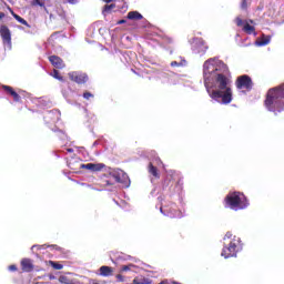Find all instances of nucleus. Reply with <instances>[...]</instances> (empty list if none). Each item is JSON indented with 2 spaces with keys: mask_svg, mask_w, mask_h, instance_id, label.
<instances>
[{
  "mask_svg": "<svg viewBox=\"0 0 284 284\" xmlns=\"http://www.w3.org/2000/svg\"><path fill=\"white\" fill-rule=\"evenodd\" d=\"M227 64L219 58H210L203 64L204 87L209 97L221 105L232 103V88L227 78Z\"/></svg>",
  "mask_w": 284,
  "mask_h": 284,
  "instance_id": "1",
  "label": "nucleus"
},
{
  "mask_svg": "<svg viewBox=\"0 0 284 284\" xmlns=\"http://www.w3.org/2000/svg\"><path fill=\"white\" fill-rule=\"evenodd\" d=\"M265 108L268 112L284 111V84L268 90L265 100Z\"/></svg>",
  "mask_w": 284,
  "mask_h": 284,
  "instance_id": "2",
  "label": "nucleus"
},
{
  "mask_svg": "<svg viewBox=\"0 0 284 284\" xmlns=\"http://www.w3.org/2000/svg\"><path fill=\"white\" fill-rule=\"evenodd\" d=\"M224 247L222 250L221 256L224 258H232L243 250V244H241V237L233 235L232 232H226L224 235Z\"/></svg>",
  "mask_w": 284,
  "mask_h": 284,
  "instance_id": "3",
  "label": "nucleus"
},
{
  "mask_svg": "<svg viewBox=\"0 0 284 284\" xmlns=\"http://www.w3.org/2000/svg\"><path fill=\"white\" fill-rule=\"evenodd\" d=\"M225 205L226 207H230V210L239 212V210H245V207H247L250 203L247 202V197H245V194L241 192H233L226 196Z\"/></svg>",
  "mask_w": 284,
  "mask_h": 284,
  "instance_id": "4",
  "label": "nucleus"
},
{
  "mask_svg": "<svg viewBox=\"0 0 284 284\" xmlns=\"http://www.w3.org/2000/svg\"><path fill=\"white\" fill-rule=\"evenodd\" d=\"M161 214L169 216V219H183V213L176 206V203L164 204L160 207Z\"/></svg>",
  "mask_w": 284,
  "mask_h": 284,
  "instance_id": "5",
  "label": "nucleus"
},
{
  "mask_svg": "<svg viewBox=\"0 0 284 284\" xmlns=\"http://www.w3.org/2000/svg\"><path fill=\"white\" fill-rule=\"evenodd\" d=\"M109 174L116 181V183H121L123 187H130V176H128L123 170L113 169Z\"/></svg>",
  "mask_w": 284,
  "mask_h": 284,
  "instance_id": "6",
  "label": "nucleus"
},
{
  "mask_svg": "<svg viewBox=\"0 0 284 284\" xmlns=\"http://www.w3.org/2000/svg\"><path fill=\"white\" fill-rule=\"evenodd\" d=\"M207 44H205V41L201 38H195L192 43V52L193 54H199L200 57H203L205 52H207Z\"/></svg>",
  "mask_w": 284,
  "mask_h": 284,
  "instance_id": "7",
  "label": "nucleus"
},
{
  "mask_svg": "<svg viewBox=\"0 0 284 284\" xmlns=\"http://www.w3.org/2000/svg\"><path fill=\"white\" fill-rule=\"evenodd\" d=\"M0 36L3 41V44L8 45V48H12V33L10 32V29L7 26L0 27Z\"/></svg>",
  "mask_w": 284,
  "mask_h": 284,
  "instance_id": "8",
  "label": "nucleus"
},
{
  "mask_svg": "<svg viewBox=\"0 0 284 284\" xmlns=\"http://www.w3.org/2000/svg\"><path fill=\"white\" fill-rule=\"evenodd\" d=\"M239 90H252V79L248 75H241L237 79Z\"/></svg>",
  "mask_w": 284,
  "mask_h": 284,
  "instance_id": "9",
  "label": "nucleus"
},
{
  "mask_svg": "<svg viewBox=\"0 0 284 284\" xmlns=\"http://www.w3.org/2000/svg\"><path fill=\"white\" fill-rule=\"evenodd\" d=\"M82 170H90L91 172H101L103 168H105L104 163H88V164H79Z\"/></svg>",
  "mask_w": 284,
  "mask_h": 284,
  "instance_id": "10",
  "label": "nucleus"
},
{
  "mask_svg": "<svg viewBox=\"0 0 284 284\" xmlns=\"http://www.w3.org/2000/svg\"><path fill=\"white\" fill-rule=\"evenodd\" d=\"M69 77L71 81H74L75 83H87L88 81V74L85 73L71 72L69 73Z\"/></svg>",
  "mask_w": 284,
  "mask_h": 284,
  "instance_id": "11",
  "label": "nucleus"
},
{
  "mask_svg": "<svg viewBox=\"0 0 284 284\" xmlns=\"http://www.w3.org/2000/svg\"><path fill=\"white\" fill-rule=\"evenodd\" d=\"M49 61L53 65V68H57L58 70H63V68H65V63H63V60L57 55L49 57Z\"/></svg>",
  "mask_w": 284,
  "mask_h": 284,
  "instance_id": "12",
  "label": "nucleus"
},
{
  "mask_svg": "<svg viewBox=\"0 0 284 284\" xmlns=\"http://www.w3.org/2000/svg\"><path fill=\"white\" fill-rule=\"evenodd\" d=\"M270 41H272V36L263 34L262 38H258L255 41V45H257V48H263L265 45H270Z\"/></svg>",
  "mask_w": 284,
  "mask_h": 284,
  "instance_id": "13",
  "label": "nucleus"
},
{
  "mask_svg": "<svg viewBox=\"0 0 284 284\" xmlns=\"http://www.w3.org/2000/svg\"><path fill=\"white\" fill-rule=\"evenodd\" d=\"M99 276H104V277H108V276H112V274H114V270H112V267L110 266H101L99 268Z\"/></svg>",
  "mask_w": 284,
  "mask_h": 284,
  "instance_id": "14",
  "label": "nucleus"
},
{
  "mask_svg": "<svg viewBox=\"0 0 284 284\" xmlns=\"http://www.w3.org/2000/svg\"><path fill=\"white\" fill-rule=\"evenodd\" d=\"M3 90H6V92H8L9 94H11V97L13 98V100L19 103L21 101V95L19 93H17L16 91H13V89L9 85H3Z\"/></svg>",
  "mask_w": 284,
  "mask_h": 284,
  "instance_id": "15",
  "label": "nucleus"
},
{
  "mask_svg": "<svg viewBox=\"0 0 284 284\" xmlns=\"http://www.w3.org/2000/svg\"><path fill=\"white\" fill-rule=\"evenodd\" d=\"M250 23H254V20H248V22L246 21L244 23L243 30L246 32V34H254V37H256L254 26H251Z\"/></svg>",
  "mask_w": 284,
  "mask_h": 284,
  "instance_id": "16",
  "label": "nucleus"
},
{
  "mask_svg": "<svg viewBox=\"0 0 284 284\" xmlns=\"http://www.w3.org/2000/svg\"><path fill=\"white\" fill-rule=\"evenodd\" d=\"M128 19L131 21H141V19H143V14H141L139 11H130L128 13Z\"/></svg>",
  "mask_w": 284,
  "mask_h": 284,
  "instance_id": "17",
  "label": "nucleus"
},
{
  "mask_svg": "<svg viewBox=\"0 0 284 284\" xmlns=\"http://www.w3.org/2000/svg\"><path fill=\"white\" fill-rule=\"evenodd\" d=\"M23 272H32V261L24 258L21 261Z\"/></svg>",
  "mask_w": 284,
  "mask_h": 284,
  "instance_id": "18",
  "label": "nucleus"
},
{
  "mask_svg": "<svg viewBox=\"0 0 284 284\" xmlns=\"http://www.w3.org/2000/svg\"><path fill=\"white\" fill-rule=\"evenodd\" d=\"M12 17L18 21V23H21L22 26H26L27 28H30V24L26 19L21 18L19 14L14 13V11H11Z\"/></svg>",
  "mask_w": 284,
  "mask_h": 284,
  "instance_id": "19",
  "label": "nucleus"
},
{
  "mask_svg": "<svg viewBox=\"0 0 284 284\" xmlns=\"http://www.w3.org/2000/svg\"><path fill=\"white\" fill-rule=\"evenodd\" d=\"M149 172L154 176L155 179H159V171L156 170V166L151 162L149 164Z\"/></svg>",
  "mask_w": 284,
  "mask_h": 284,
  "instance_id": "20",
  "label": "nucleus"
},
{
  "mask_svg": "<svg viewBox=\"0 0 284 284\" xmlns=\"http://www.w3.org/2000/svg\"><path fill=\"white\" fill-rule=\"evenodd\" d=\"M185 65V60L181 61V62H178V61H172L171 62V68H181Z\"/></svg>",
  "mask_w": 284,
  "mask_h": 284,
  "instance_id": "21",
  "label": "nucleus"
},
{
  "mask_svg": "<svg viewBox=\"0 0 284 284\" xmlns=\"http://www.w3.org/2000/svg\"><path fill=\"white\" fill-rule=\"evenodd\" d=\"M49 263H50L51 267H53V270H63L62 264H59V263L53 262V261H50Z\"/></svg>",
  "mask_w": 284,
  "mask_h": 284,
  "instance_id": "22",
  "label": "nucleus"
},
{
  "mask_svg": "<svg viewBox=\"0 0 284 284\" xmlns=\"http://www.w3.org/2000/svg\"><path fill=\"white\" fill-rule=\"evenodd\" d=\"M134 264L123 265L121 272H132Z\"/></svg>",
  "mask_w": 284,
  "mask_h": 284,
  "instance_id": "23",
  "label": "nucleus"
},
{
  "mask_svg": "<svg viewBox=\"0 0 284 284\" xmlns=\"http://www.w3.org/2000/svg\"><path fill=\"white\" fill-rule=\"evenodd\" d=\"M53 79H57L58 81H63V77L59 75L58 70H53V74H51Z\"/></svg>",
  "mask_w": 284,
  "mask_h": 284,
  "instance_id": "24",
  "label": "nucleus"
},
{
  "mask_svg": "<svg viewBox=\"0 0 284 284\" xmlns=\"http://www.w3.org/2000/svg\"><path fill=\"white\" fill-rule=\"evenodd\" d=\"M251 0H243L241 3L242 10H247V6H250Z\"/></svg>",
  "mask_w": 284,
  "mask_h": 284,
  "instance_id": "25",
  "label": "nucleus"
},
{
  "mask_svg": "<svg viewBox=\"0 0 284 284\" xmlns=\"http://www.w3.org/2000/svg\"><path fill=\"white\" fill-rule=\"evenodd\" d=\"M53 114H55V115H57V119H59V114H60V113H59V111H57V110L49 111L47 116H48L49 119H52V115H53Z\"/></svg>",
  "mask_w": 284,
  "mask_h": 284,
  "instance_id": "26",
  "label": "nucleus"
},
{
  "mask_svg": "<svg viewBox=\"0 0 284 284\" xmlns=\"http://www.w3.org/2000/svg\"><path fill=\"white\" fill-rule=\"evenodd\" d=\"M34 6H40V8H43L45 6V2L43 0H33Z\"/></svg>",
  "mask_w": 284,
  "mask_h": 284,
  "instance_id": "27",
  "label": "nucleus"
},
{
  "mask_svg": "<svg viewBox=\"0 0 284 284\" xmlns=\"http://www.w3.org/2000/svg\"><path fill=\"white\" fill-rule=\"evenodd\" d=\"M235 23H236V26H239V28L245 26V23L243 22V20H242L241 18H236V19H235Z\"/></svg>",
  "mask_w": 284,
  "mask_h": 284,
  "instance_id": "28",
  "label": "nucleus"
},
{
  "mask_svg": "<svg viewBox=\"0 0 284 284\" xmlns=\"http://www.w3.org/2000/svg\"><path fill=\"white\" fill-rule=\"evenodd\" d=\"M115 278L118 280V283H125V277L121 274H118Z\"/></svg>",
  "mask_w": 284,
  "mask_h": 284,
  "instance_id": "29",
  "label": "nucleus"
},
{
  "mask_svg": "<svg viewBox=\"0 0 284 284\" xmlns=\"http://www.w3.org/2000/svg\"><path fill=\"white\" fill-rule=\"evenodd\" d=\"M94 95L92 94V93H90V92H84L83 93V99H87V101L88 100H90V99H92Z\"/></svg>",
  "mask_w": 284,
  "mask_h": 284,
  "instance_id": "30",
  "label": "nucleus"
},
{
  "mask_svg": "<svg viewBox=\"0 0 284 284\" xmlns=\"http://www.w3.org/2000/svg\"><path fill=\"white\" fill-rule=\"evenodd\" d=\"M112 8H114V4H109V6H105L104 10H105V12H110V10H112Z\"/></svg>",
  "mask_w": 284,
  "mask_h": 284,
  "instance_id": "31",
  "label": "nucleus"
},
{
  "mask_svg": "<svg viewBox=\"0 0 284 284\" xmlns=\"http://www.w3.org/2000/svg\"><path fill=\"white\" fill-rule=\"evenodd\" d=\"M68 166H69L71 170H77V166L74 165V163H72V161L68 162Z\"/></svg>",
  "mask_w": 284,
  "mask_h": 284,
  "instance_id": "32",
  "label": "nucleus"
},
{
  "mask_svg": "<svg viewBox=\"0 0 284 284\" xmlns=\"http://www.w3.org/2000/svg\"><path fill=\"white\" fill-rule=\"evenodd\" d=\"M71 6H77L79 3V0H67Z\"/></svg>",
  "mask_w": 284,
  "mask_h": 284,
  "instance_id": "33",
  "label": "nucleus"
},
{
  "mask_svg": "<svg viewBox=\"0 0 284 284\" xmlns=\"http://www.w3.org/2000/svg\"><path fill=\"white\" fill-rule=\"evenodd\" d=\"M9 272H17V265H10Z\"/></svg>",
  "mask_w": 284,
  "mask_h": 284,
  "instance_id": "34",
  "label": "nucleus"
},
{
  "mask_svg": "<svg viewBox=\"0 0 284 284\" xmlns=\"http://www.w3.org/2000/svg\"><path fill=\"white\" fill-rule=\"evenodd\" d=\"M133 284H145V283L139 282V280H133Z\"/></svg>",
  "mask_w": 284,
  "mask_h": 284,
  "instance_id": "35",
  "label": "nucleus"
},
{
  "mask_svg": "<svg viewBox=\"0 0 284 284\" xmlns=\"http://www.w3.org/2000/svg\"><path fill=\"white\" fill-rule=\"evenodd\" d=\"M155 161H156L158 165H159V163H160L161 165L163 164V162H161V159H160V158H156Z\"/></svg>",
  "mask_w": 284,
  "mask_h": 284,
  "instance_id": "36",
  "label": "nucleus"
},
{
  "mask_svg": "<svg viewBox=\"0 0 284 284\" xmlns=\"http://www.w3.org/2000/svg\"><path fill=\"white\" fill-rule=\"evenodd\" d=\"M122 23H125V20H120V21H118V24H119V26H122Z\"/></svg>",
  "mask_w": 284,
  "mask_h": 284,
  "instance_id": "37",
  "label": "nucleus"
},
{
  "mask_svg": "<svg viewBox=\"0 0 284 284\" xmlns=\"http://www.w3.org/2000/svg\"><path fill=\"white\" fill-rule=\"evenodd\" d=\"M6 17V13L0 12V19H3Z\"/></svg>",
  "mask_w": 284,
  "mask_h": 284,
  "instance_id": "38",
  "label": "nucleus"
},
{
  "mask_svg": "<svg viewBox=\"0 0 284 284\" xmlns=\"http://www.w3.org/2000/svg\"><path fill=\"white\" fill-rule=\"evenodd\" d=\"M65 281V276H60V282L63 283Z\"/></svg>",
  "mask_w": 284,
  "mask_h": 284,
  "instance_id": "39",
  "label": "nucleus"
},
{
  "mask_svg": "<svg viewBox=\"0 0 284 284\" xmlns=\"http://www.w3.org/2000/svg\"><path fill=\"white\" fill-rule=\"evenodd\" d=\"M105 3H112V0H104Z\"/></svg>",
  "mask_w": 284,
  "mask_h": 284,
  "instance_id": "40",
  "label": "nucleus"
},
{
  "mask_svg": "<svg viewBox=\"0 0 284 284\" xmlns=\"http://www.w3.org/2000/svg\"><path fill=\"white\" fill-rule=\"evenodd\" d=\"M62 135H61V139H65V135H64V133H61Z\"/></svg>",
  "mask_w": 284,
  "mask_h": 284,
  "instance_id": "41",
  "label": "nucleus"
},
{
  "mask_svg": "<svg viewBox=\"0 0 284 284\" xmlns=\"http://www.w3.org/2000/svg\"><path fill=\"white\" fill-rule=\"evenodd\" d=\"M68 152H74V150H72V149H68Z\"/></svg>",
  "mask_w": 284,
  "mask_h": 284,
  "instance_id": "42",
  "label": "nucleus"
},
{
  "mask_svg": "<svg viewBox=\"0 0 284 284\" xmlns=\"http://www.w3.org/2000/svg\"><path fill=\"white\" fill-rule=\"evenodd\" d=\"M106 185H112V183H110V181H106Z\"/></svg>",
  "mask_w": 284,
  "mask_h": 284,
  "instance_id": "43",
  "label": "nucleus"
},
{
  "mask_svg": "<svg viewBox=\"0 0 284 284\" xmlns=\"http://www.w3.org/2000/svg\"><path fill=\"white\" fill-rule=\"evenodd\" d=\"M163 203H170V201H168V200H164V201H163Z\"/></svg>",
  "mask_w": 284,
  "mask_h": 284,
  "instance_id": "44",
  "label": "nucleus"
},
{
  "mask_svg": "<svg viewBox=\"0 0 284 284\" xmlns=\"http://www.w3.org/2000/svg\"><path fill=\"white\" fill-rule=\"evenodd\" d=\"M54 278V276H50V281H52Z\"/></svg>",
  "mask_w": 284,
  "mask_h": 284,
  "instance_id": "45",
  "label": "nucleus"
},
{
  "mask_svg": "<svg viewBox=\"0 0 284 284\" xmlns=\"http://www.w3.org/2000/svg\"><path fill=\"white\" fill-rule=\"evenodd\" d=\"M31 250H34V245L31 247Z\"/></svg>",
  "mask_w": 284,
  "mask_h": 284,
  "instance_id": "46",
  "label": "nucleus"
}]
</instances>
